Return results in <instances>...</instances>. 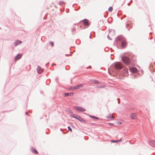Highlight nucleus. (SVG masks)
Wrapping results in <instances>:
<instances>
[{
	"label": "nucleus",
	"mask_w": 155,
	"mask_h": 155,
	"mask_svg": "<svg viewBox=\"0 0 155 155\" xmlns=\"http://www.w3.org/2000/svg\"><path fill=\"white\" fill-rule=\"evenodd\" d=\"M90 38H91V35H90Z\"/></svg>",
	"instance_id": "obj_26"
},
{
	"label": "nucleus",
	"mask_w": 155,
	"mask_h": 155,
	"mask_svg": "<svg viewBox=\"0 0 155 155\" xmlns=\"http://www.w3.org/2000/svg\"><path fill=\"white\" fill-rule=\"evenodd\" d=\"M124 71L126 72V73H127V69L124 70Z\"/></svg>",
	"instance_id": "obj_24"
},
{
	"label": "nucleus",
	"mask_w": 155,
	"mask_h": 155,
	"mask_svg": "<svg viewBox=\"0 0 155 155\" xmlns=\"http://www.w3.org/2000/svg\"><path fill=\"white\" fill-rule=\"evenodd\" d=\"M30 66H29V69H30Z\"/></svg>",
	"instance_id": "obj_25"
},
{
	"label": "nucleus",
	"mask_w": 155,
	"mask_h": 155,
	"mask_svg": "<svg viewBox=\"0 0 155 155\" xmlns=\"http://www.w3.org/2000/svg\"><path fill=\"white\" fill-rule=\"evenodd\" d=\"M83 22L84 25L88 26V21L87 19H84L83 21Z\"/></svg>",
	"instance_id": "obj_8"
},
{
	"label": "nucleus",
	"mask_w": 155,
	"mask_h": 155,
	"mask_svg": "<svg viewBox=\"0 0 155 155\" xmlns=\"http://www.w3.org/2000/svg\"><path fill=\"white\" fill-rule=\"evenodd\" d=\"M50 43L51 46L53 47L54 45V43L53 42H50Z\"/></svg>",
	"instance_id": "obj_20"
},
{
	"label": "nucleus",
	"mask_w": 155,
	"mask_h": 155,
	"mask_svg": "<svg viewBox=\"0 0 155 155\" xmlns=\"http://www.w3.org/2000/svg\"><path fill=\"white\" fill-rule=\"evenodd\" d=\"M32 152L34 153L35 154H37L38 153V152L37 151V150L35 149L31 148V149Z\"/></svg>",
	"instance_id": "obj_12"
},
{
	"label": "nucleus",
	"mask_w": 155,
	"mask_h": 155,
	"mask_svg": "<svg viewBox=\"0 0 155 155\" xmlns=\"http://www.w3.org/2000/svg\"><path fill=\"white\" fill-rule=\"evenodd\" d=\"M129 70L131 72L133 73H136L137 72V68L134 67H130L129 68Z\"/></svg>",
	"instance_id": "obj_4"
},
{
	"label": "nucleus",
	"mask_w": 155,
	"mask_h": 155,
	"mask_svg": "<svg viewBox=\"0 0 155 155\" xmlns=\"http://www.w3.org/2000/svg\"><path fill=\"white\" fill-rule=\"evenodd\" d=\"M78 117V120L84 123H86V121L80 116Z\"/></svg>",
	"instance_id": "obj_9"
},
{
	"label": "nucleus",
	"mask_w": 155,
	"mask_h": 155,
	"mask_svg": "<svg viewBox=\"0 0 155 155\" xmlns=\"http://www.w3.org/2000/svg\"><path fill=\"white\" fill-rule=\"evenodd\" d=\"M99 88H101L102 87H99Z\"/></svg>",
	"instance_id": "obj_27"
},
{
	"label": "nucleus",
	"mask_w": 155,
	"mask_h": 155,
	"mask_svg": "<svg viewBox=\"0 0 155 155\" xmlns=\"http://www.w3.org/2000/svg\"><path fill=\"white\" fill-rule=\"evenodd\" d=\"M107 118L108 119L114 118L112 114H110L107 116Z\"/></svg>",
	"instance_id": "obj_13"
},
{
	"label": "nucleus",
	"mask_w": 155,
	"mask_h": 155,
	"mask_svg": "<svg viewBox=\"0 0 155 155\" xmlns=\"http://www.w3.org/2000/svg\"><path fill=\"white\" fill-rule=\"evenodd\" d=\"M121 140H122L121 139H120L119 140H117V142H120V141H121Z\"/></svg>",
	"instance_id": "obj_23"
},
{
	"label": "nucleus",
	"mask_w": 155,
	"mask_h": 155,
	"mask_svg": "<svg viewBox=\"0 0 155 155\" xmlns=\"http://www.w3.org/2000/svg\"><path fill=\"white\" fill-rule=\"evenodd\" d=\"M74 108L76 110L80 112H84L86 110L84 108L79 106H75Z\"/></svg>",
	"instance_id": "obj_2"
},
{
	"label": "nucleus",
	"mask_w": 155,
	"mask_h": 155,
	"mask_svg": "<svg viewBox=\"0 0 155 155\" xmlns=\"http://www.w3.org/2000/svg\"><path fill=\"white\" fill-rule=\"evenodd\" d=\"M91 117H92V118H93L94 119H98V117H94V116H91Z\"/></svg>",
	"instance_id": "obj_19"
},
{
	"label": "nucleus",
	"mask_w": 155,
	"mask_h": 155,
	"mask_svg": "<svg viewBox=\"0 0 155 155\" xmlns=\"http://www.w3.org/2000/svg\"><path fill=\"white\" fill-rule=\"evenodd\" d=\"M113 9V7H110L108 8V10L109 12H111L112 11Z\"/></svg>",
	"instance_id": "obj_16"
},
{
	"label": "nucleus",
	"mask_w": 155,
	"mask_h": 155,
	"mask_svg": "<svg viewBox=\"0 0 155 155\" xmlns=\"http://www.w3.org/2000/svg\"><path fill=\"white\" fill-rule=\"evenodd\" d=\"M130 117L132 119H137V114L134 113H132L130 114Z\"/></svg>",
	"instance_id": "obj_5"
},
{
	"label": "nucleus",
	"mask_w": 155,
	"mask_h": 155,
	"mask_svg": "<svg viewBox=\"0 0 155 155\" xmlns=\"http://www.w3.org/2000/svg\"><path fill=\"white\" fill-rule=\"evenodd\" d=\"M37 71L38 73L41 74L43 71V69L40 66H38L37 68Z\"/></svg>",
	"instance_id": "obj_6"
},
{
	"label": "nucleus",
	"mask_w": 155,
	"mask_h": 155,
	"mask_svg": "<svg viewBox=\"0 0 155 155\" xmlns=\"http://www.w3.org/2000/svg\"><path fill=\"white\" fill-rule=\"evenodd\" d=\"M73 94L72 93H66L65 94V96H67L68 95H73Z\"/></svg>",
	"instance_id": "obj_17"
},
{
	"label": "nucleus",
	"mask_w": 155,
	"mask_h": 155,
	"mask_svg": "<svg viewBox=\"0 0 155 155\" xmlns=\"http://www.w3.org/2000/svg\"><path fill=\"white\" fill-rule=\"evenodd\" d=\"M127 44L126 42L125 41H123L122 43V45L123 47H125Z\"/></svg>",
	"instance_id": "obj_14"
},
{
	"label": "nucleus",
	"mask_w": 155,
	"mask_h": 155,
	"mask_svg": "<svg viewBox=\"0 0 155 155\" xmlns=\"http://www.w3.org/2000/svg\"><path fill=\"white\" fill-rule=\"evenodd\" d=\"M21 43V41L19 40L16 41L14 43L15 46H16L17 45L20 44Z\"/></svg>",
	"instance_id": "obj_10"
},
{
	"label": "nucleus",
	"mask_w": 155,
	"mask_h": 155,
	"mask_svg": "<svg viewBox=\"0 0 155 155\" xmlns=\"http://www.w3.org/2000/svg\"><path fill=\"white\" fill-rule=\"evenodd\" d=\"M122 59L123 62L126 64H129L130 62L129 59L127 57H122Z\"/></svg>",
	"instance_id": "obj_1"
},
{
	"label": "nucleus",
	"mask_w": 155,
	"mask_h": 155,
	"mask_svg": "<svg viewBox=\"0 0 155 155\" xmlns=\"http://www.w3.org/2000/svg\"><path fill=\"white\" fill-rule=\"evenodd\" d=\"M68 130L71 132L72 131V130L71 129V128L70 127H68Z\"/></svg>",
	"instance_id": "obj_21"
},
{
	"label": "nucleus",
	"mask_w": 155,
	"mask_h": 155,
	"mask_svg": "<svg viewBox=\"0 0 155 155\" xmlns=\"http://www.w3.org/2000/svg\"><path fill=\"white\" fill-rule=\"evenodd\" d=\"M22 55L21 54H18L17 56L16 57L15 60L16 61L18 59H20L22 56Z\"/></svg>",
	"instance_id": "obj_11"
},
{
	"label": "nucleus",
	"mask_w": 155,
	"mask_h": 155,
	"mask_svg": "<svg viewBox=\"0 0 155 155\" xmlns=\"http://www.w3.org/2000/svg\"><path fill=\"white\" fill-rule=\"evenodd\" d=\"M83 87V85L82 84H80L78 85H76L73 87V89H78L81 88Z\"/></svg>",
	"instance_id": "obj_7"
},
{
	"label": "nucleus",
	"mask_w": 155,
	"mask_h": 155,
	"mask_svg": "<svg viewBox=\"0 0 155 155\" xmlns=\"http://www.w3.org/2000/svg\"><path fill=\"white\" fill-rule=\"evenodd\" d=\"M117 124L118 125H120L122 124V122L120 121H118L117 122Z\"/></svg>",
	"instance_id": "obj_18"
},
{
	"label": "nucleus",
	"mask_w": 155,
	"mask_h": 155,
	"mask_svg": "<svg viewBox=\"0 0 155 155\" xmlns=\"http://www.w3.org/2000/svg\"><path fill=\"white\" fill-rule=\"evenodd\" d=\"M72 116L73 117L78 120V117H79V116L78 115H73Z\"/></svg>",
	"instance_id": "obj_15"
},
{
	"label": "nucleus",
	"mask_w": 155,
	"mask_h": 155,
	"mask_svg": "<svg viewBox=\"0 0 155 155\" xmlns=\"http://www.w3.org/2000/svg\"><path fill=\"white\" fill-rule=\"evenodd\" d=\"M111 142L112 143H116L117 142V140H111Z\"/></svg>",
	"instance_id": "obj_22"
},
{
	"label": "nucleus",
	"mask_w": 155,
	"mask_h": 155,
	"mask_svg": "<svg viewBox=\"0 0 155 155\" xmlns=\"http://www.w3.org/2000/svg\"><path fill=\"white\" fill-rule=\"evenodd\" d=\"M115 68L117 69H120L122 68V65L120 63H116L115 65Z\"/></svg>",
	"instance_id": "obj_3"
}]
</instances>
